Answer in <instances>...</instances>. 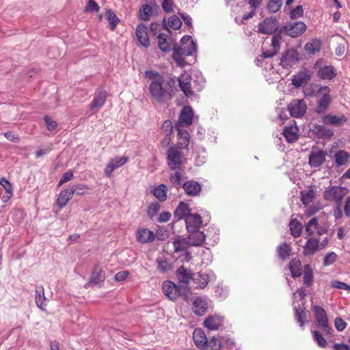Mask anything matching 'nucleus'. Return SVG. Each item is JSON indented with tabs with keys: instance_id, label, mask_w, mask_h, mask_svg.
Returning <instances> with one entry per match:
<instances>
[{
	"instance_id": "60",
	"label": "nucleus",
	"mask_w": 350,
	"mask_h": 350,
	"mask_svg": "<svg viewBox=\"0 0 350 350\" xmlns=\"http://www.w3.org/2000/svg\"><path fill=\"white\" fill-rule=\"evenodd\" d=\"M100 9L99 5L94 0H89L85 6V12H98Z\"/></svg>"
},
{
	"instance_id": "45",
	"label": "nucleus",
	"mask_w": 350,
	"mask_h": 350,
	"mask_svg": "<svg viewBox=\"0 0 350 350\" xmlns=\"http://www.w3.org/2000/svg\"><path fill=\"white\" fill-rule=\"evenodd\" d=\"M313 131L322 137H330L334 134L332 131L326 129L322 125H315Z\"/></svg>"
},
{
	"instance_id": "51",
	"label": "nucleus",
	"mask_w": 350,
	"mask_h": 350,
	"mask_svg": "<svg viewBox=\"0 0 350 350\" xmlns=\"http://www.w3.org/2000/svg\"><path fill=\"white\" fill-rule=\"evenodd\" d=\"M168 26L174 29H179L182 26V21L176 15H173L168 18Z\"/></svg>"
},
{
	"instance_id": "13",
	"label": "nucleus",
	"mask_w": 350,
	"mask_h": 350,
	"mask_svg": "<svg viewBox=\"0 0 350 350\" xmlns=\"http://www.w3.org/2000/svg\"><path fill=\"white\" fill-rule=\"evenodd\" d=\"M322 63V60L319 59L317 61L314 68L317 70L318 76L323 79H332L336 75V70L332 66H321L320 64Z\"/></svg>"
},
{
	"instance_id": "37",
	"label": "nucleus",
	"mask_w": 350,
	"mask_h": 350,
	"mask_svg": "<svg viewBox=\"0 0 350 350\" xmlns=\"http://www.w3.org/2000/svg\"><path fill=\"white\" fill-rule=\"evenodd\" d=\"M289 269L293 278H299L302 274L301 261L296 258L290 261Z\"/></svg>"
},
{
	"instance_id": "59",
	"label": "nucleus",
	"mask_w": 350,
	"mask_h": 350,
	"mask_svg": "<svg viewBox=\"0 0 350 350\" xmlns=\"http://www.w3.org/2000/svg\"><path fill=\"white\" fill-rule=\"evenodd\" d=\"M172 123L170 120H165L161 127L162 133L163 135H171L172 132Z\"/></svg>"
},
{
	"instance_id": "28",
	"label": "nucleus",
	"mask_w": 350,
	"mask_h": 350,
	"mask_svg": "<svg viewBox=\"0 0 350 350\" xmlns=\"http://www.w3.org/2000/svg\"><path fill=\"white\" fill-rule=\"evenodd\" d=\"M178 131V144L176 147L180 149H185L188 147L190 142V135L187 131L183 128H176Z\"/></svg>"
},
{
	"instance_id": "30",
	"label": "nucleus",
	"mask_w": 350,
	"mask_h": 350,
	"mask_svg": "<svg viewBox=\"0 0 350 350\" xmlns=\"http://www.w3.org/2000/svg\"><path fill=\"white\" fill-rule=\"evenodd\" d=\"M192 280L196 285V288H203L208 284L211 280V275L202 272L193 273Z\"/></svg>"
},
{
	"instance_id": "55",
	"label": "nucleus",
	"mask_w": 350,
	"mask_h": 350,
	"mask_svg": "<svg viewBox=\"0 0 350 350\" xmlns=\"http://www.w3.org/2000/svg\"><path fill=\"white\" fill-rule=\"evenodd\" d=\"M312 332L313 338L317 342L318 345L321 347H325L327 345V341L322 334L317 330H314Z\"/></svg>"
},
{
	"instance_id": "14",
	"label": "nucleus",
	"mask_w": 350,
	"mask_h": 350,
	"mask_svg": "<svg viewBox=\"0 0 350 350\" xmlns=\"http://www.w3.org/2000/svg\"><path fill=\"white\" fill-rule=\"evenodd\" d=\"M278 28V22L275 18H269L265 19L258 25V31L264 34H272Z\"/></svg>"
},
{
	"instance_id": "23",
	"label": "nucleus",
	"mask_w": 350,
	"mask_h": 350,
	"mask_svg": "<svg viewBox=\"0 0 350 350\" xmlns=\"http://www.w3.org/2000/svg\"><path fill=\"white\" fill-rule=\"evenodd\" d=\"M224 317L219 315L209 316L204 321V326L210 330H218L223 325Z\"/></svg>"
},
{
	"instance_id": "1",
	"label": "nucleus",
	"mask_w": 350,
	"mask_h": 350,
	"mask_svg": "<svg viewBox=\"0 0 350 350\" xmlns=\"http://www.w3.org/2000/svg\"><path fill=\"white\" fill-rule=\"evenodd\" d=\"M175 81L172 79H165L162 76L153 79L149 85L151 96L159 103H166L172 98Z\"/></svg>"
},
{
	"instance_id": "46",
	"label": "nucleus",
	"mask_w": 350,
	"mask_h": 350,
	"mask_svg": "<svg viewBox=\"0 0 350 350\" xmlns=\"http://www.w3.org/2000/svg\"><path fill=\"white\" fill-rule=\"evenodd\" d=\"M295 317L297 321L299 323L301 327H304V319L306 318V310L305 308L299 306V307H295Z\"/></svg>"
},
{
	"instance_id": "24",
	"label": "nucleus",
	"mask_w": 350,
	"mask_h": 350,
	"mask_svg": "<svg viewBox=\"0 0 350 350\" xmlns=\"http://www.w3.org/2000/svg\"><path fill=\"white\" fill-rule=\"evenodd\" d=\"M187 231H195L198 230L202 225V217L198 214L191 213L185 219Z\"/></svg>"
},
{
	"instance_id": "11",
	"label": "nucleus",
	"mask_w": 350,
	"mask_h": 350,
	"mask_svg": "<svg viewBox=\"0 0 350 350\" xmlns=\"http://www.w3.org/2000/svg\"><path fill=\"white\" fill-rule=\"evenodd\" d=\"M299 60V53L294 49H288L281 57L280 65L288 68L296 64Z\"/></svg>"
},
{
	"instance_id": "32",
	"label": "nucleus",
	"mask_w": 350,
	"mask_h": 350,
	"mask_svg": "<svg viewBox=\"0 0 350 350\" xmlns=\"http://www.w3.org/2000/svg\"><path fill=\"white\" fill-rule=\"evenodd\" d=\"M193 273L191 270L186 269L185 267L181 266L176 270V277L178 281L181 283L187 284L191 280H192Z\"/></svg>"
},
{
	"instance_id": "9",
	"label": "nucleus",
	"mask_w": 350,
	"mask_h": 350,
	"mask_svg": "<svg viewBox=\"0 0 350 350\" xmlns=\"http://www.w3.org/2000/svg\"><path fill=\"white\" fill-rule=\"evenodd\" d=\"M288 109L291 116L299 118L306 111V104L303 99H295L288 104Z\"/></svg>"
},
{
	"instance_id": "20",
	"label": "nucleus",
	"mask_w": 350,
	"mask_h": 350,
	"mask_svg": "<svg viewBox=\"0 0 350 350\" xmlns=\"http://www.w3.org/2000/svg\"><path fill=\"white\" fill-rule=\"evenodd\" d=\"M128 161V157H121L111 159L105 168V174L111 177L112 172L117 168L122 166Z\"/></svg>"
},
{
	"instance_id": "10",
	"label": "nucleus",
	"mask_w": 350,
	"mask_h": 350,
	"mask_svg": "<svg viewBox=\"0 0 350 350\" xmlns=\"http://www.w3.org/2000/svg\"><path fill=\"white\" fill-rule=\"evenodd\" d=\"M162 289L164 295L170 300H176L181 294L180 287L174 282L166 280L163 282Z\"/></svg>"
},
{
	"instance_id": "49",
	"label": "nucleus",
	"mask_w": 350,
	"mask_h": 350,
	"mask_svg": "<svg viewBox=\"0 0 350 350\" xmlns=\"http://www.w3.org/2000/svg\"><path fill=\"white\" fill-rule=\"evenodd\" d=\"M291 251V247L286 243L280 245L278 248V256L283 260L286 258L290 255Z\"/></svg>"
},
{
	"instance_id": "25",
	"label": "nucleus",
	"mask_w": 350,
	"mask_h": 350,
	"mask_svg": "<svg viewBox=\"0 0 350 350\" xmlns=\"http://www.w3.org/2000/svg\"><path fill=\"white\" fill-rule=\"evenodd\" d=\"M148 28L143 24H139L136 28V36L140 44L146 48L150 46V39L148 35Z\"/></svg>"
},
{
	"instance_id": "15",
	"label": "nucleus",
	"mask_w": 350,
	"mask_h": 350,
	"mask_svg": "<svg viewBox=\"0 0 350 350\" xmlns=\"http://www.w3.org/2000/svg\"><path fill=\"white\" fill-rule=\"evenodd\" d=\"M193 118V109L190 106H185L183 108L176 128L188 126L192 124Z\"/></svg>"
},
{
	"instance_id": "21",
	"label": "nucleus",
	"mask_w": 350,
	"mask_h": 350,
	"mask_svg": "<svg viewBox=\"0 0 350 350\" xmlns=\"http://www.w3.org/2000/svg\"><path fill=\"white\" fill-rule=\"evenodd\" d=\"M191 79L190 75L185 72L178 78L180 88L187 97L193 94V92L191 90Z\"/></svg>"
},
{
	"instance_id": "42",
	"label": "nucleus",
	"mask_w": 350,
	"mask_h": 350,
	"mask_svg": "<svg viewBox=\"0 0 350 350\" xmlns=\"http://www.w3.org/2000/svg\"><path fill=\"white\" fill-rule=\"evenodd\" d=\"M321 45V41L316 39L311 42L306 43L304 46V50L308 54L313 55L320 51Z\"/></svg>"
},
{
	"instance_id": "33",
	"label": "nucleus",
	"mask_w": 350,
	"mask_h": 350,
	"mask_svg": "<svg viewBox=\"0 0 350 350\" xmlns=\"http://www.w3.org/2000/svg\"><path fill=\"white\" fill-rule=\"evenodd\" d=\"M193 338L195 345L200 349H203L206 346L207 338L204 332L200 329H196L193 331Z\"/></svg>"
},
{
	"instance_id": "6",
	"label": "nucleus",
	"mask_w": 350,
	"mask_h": 350,
	"mask_svg": "<svg viewBox=\"0 0 350 350\" xmlns=\"http://www.w3.org/2000/svg\"><path fill=\"white\" fill-rule=\"evenodd\" d=\"M312 310L314 314L317 326L323 332L329 334L332 331V327L329 325L328 318L325 310L319 306H313Z\"/></svg>"
},
{
	"instance_id": "58",
	"label": "nucleus",
	"mask_w": 350,
	"mask_h": 350,
	"mask_svg": "<svg viewBox=\"0 0 350 350\" xmlns=\"http://www.w3.org/2000/svg\"><path fill=\"white\" fill-rule=\"evenodd\" d=\"M88 187L85 185H77L72 187L70 190L72 195H83V193H85Z\"/></svg>"
},
{
	"instance_id": "7",
	"label": "nucleus",
	"mask_w": 350,
	"mask_h": 350,
	"mask_svg": "<svg viewBox=\"0 0 350 350\" xmlns=\"http://www.w3.org/2000/svg\"><path fill=\"white\" fill-rule=\"evenodd\" d=\"M327 152L325 150L312 148L308 157V163L311 167H318L325 161Z\"/></svg>"
},
{
	"instance_id": "43",
	"label": "nucleus",
	"mask_w": 350,
	"mask_h": 350,
	"mask_svg": "<svg viewBox=\"0 0 350 350\" xmlns=\"http://www.w3.org/2000/svg\"><path fill=\"white\" fill-rule=\"evenodd\" d=\"M318 224L317 218L313 217L305 225V232L307 234V237H312L314 231L318 228Z\"/></svg>"
},
{
	"instance_id": "34",
	"label": "nucleus",
	"mask_w": 350,
	"mask_h": 350,
	"mask_svg": "<svg viewBox=\"0 0 350 350\" xmlns=\"http://www.w3.org/2000/svg\"><path fill=\"white\" fill-rule=\"evenodd\" d=\"M192 310L196 314L203 315L207 310L206 301L201 297L196 298L193 303Z\"/></svg>"
},
{
	"instance_id": "16",
	"label": "nucleus",
	"mask_w": 350,
	"mask_h": 350,
	"mask_svg": "<svg viewBox=\"0 0 350 350\" xmlns=\"http://www.w3.org/2000/svg\"><path fill=\"white\" fill-rule=\"evenodd\" d=\"M105 280V273L102 268L96 265L94 267L93 271L90 277V280L86 286H94L100 284Z\"/></svg>"
},
{
	"instance_id": "56",
	"label": "nucleus",
	"mask_w": 350,
	"mask_h": 350,
	"mask_svg": "<svg viewBox=\"0 0 350 350\" xmlns=\"http://www.w3.org/2000/svg\"><path fill=\"white\" fill-rule=\"evenodd\" d=\"M160 208L161 205L158 202H154L150 204L147 210V214L148 217L152 218L154 215L157 214Z\"/></svg>"
},
{
	"instance_id": "40",
	"label": "nucleus",
	"mask_w": 350,
	"mask_h": 350,
	"mask_svg": "<svg viewBox=\"0 0 350 350\" xmlns=\"http://www.w3.org/2000/svg\"><path fill=\"white\" fill-rule=\"evenodd\" d=\"M35 300L37 306L42 310H44L46 307V297L44 296V288L42 286L38 287L36 289Z\"/></svg>"
},
{
	"instance_id": "31",
	"label": "nucleus",
	"mask_w": 350,
	"mask_h": 350,
	"mask_svg": "<svg viewBox=\"0 0 350 350\" xmlns=\"http://www.w3.org/2000/svg\"><path fill=\"white\" fill-rule=\"evenodd\" d=\"M280 40L281 37L278 35H275L272 37L271 40V46L272 49L271 51H264L262 54V56L264 58H269L273 57L275 55H276L280 48Z\"/></svg>"
},
{
	"instance_id": "38",
	"label": "nucleus",
	"mask_w": 350,
	"mask_h": 350,
	"mask_svg": "<svg viewBox=\"0 0 350 350\" xmlns=\"http://www.w3.org/2000/svg\"><path fill=\"white\" fill-rule=\"evenodd\" d=\"M350 158V154L345 150L338 151L334 155L335 163L337 167L347 164Z\"/></svg>"
},
{
	"instance_id": "12",
	"label": "nucleus",
	"mask_w": 350,
	"mask_h": 350,
	"mask_svg": "<svg viewBox=\"0 0 350 350\" xmlns=\"http://www.w3.org/2000/svg\"><path fill=\"white\" fill-rule=\"evenodd\" d=\"M171 31L167 29V33H159L157 36L158 46L164 52H169L174 46V40L170 36Z\"/></svg>"
},
{
	"instance_id": "4",
	"label": "nucleus",
	"mask_w": 350,
	"mask_h": 350,
	"mask_svg": "<svg viewBox=\"0 0 350 350\" xmlns=\"http://www.w3.org/2000/svg\"><path fill=\"white\" fill-rule=\"evenodd\" d=\"M315 88L317 89V96L320 97L317 111L319 113H323L327 109L332 101V97L329 94L330 89L327 86L319 87L317 85H315Z\"/></svg>"
},
{
	"instance_id": "64",
	"label": "nucleus",
	"mask_w": 350,
	"mask_h": 350,
	"mask_svg": "<svg viewBox=\"0 0 350 350\" xmlns=\"http://www.w3.org/2000/svg\"><path fill=\"white\" fill-rule=\"evenodd\" d=\"M206 159V153L204 149H202V152L200 154H198L195 158V162L197 165H201L205 163Z\"/></svg>"
},
{
	"instance_id": "63",
	"label": "nucleus",
	"mask_w": 350,
	"mask_h": 350,
	"mask_svg": "<svg viewBox=\"0 0 350 350\" xmlns=\"http://www.w3.org/2000/svg\"><path fill=\"white\" fill-rule=\"evenodd\" d=\"M44 120L46 125L47 129L49 131H54L57 127V123L54 120H53L49 116H46L44 117Z\"/></svg>"
},
{
	"instance_id": "47",
	"label": "nucleus",
	"mask_w": 350,
	"mask_h": 350,
	"mask_svg": "<svg viewBox=\"0 0 350 350\" xmlns=\"http://www.w3.org/2000/svg\"><path fill=\"white\" fill-rule=\"evenodd\" d=\"M140 17L143 21L149 20L152 14V8L150 5H142L139 8Z\"/></svg>"
},
{
	"instance_id": "26",
	"label": "nucleus",
	"mask_w": 350,
	"mask_h": 350,
	"mask_svg": "<svg viewBox=\"0 0 350 350\" xmlns=\"http://www.w3.org/2000/svg\"><path fill=\"white\" fill-rule=\"evenodd\" d=\"M154 237V232L147 228H140L136 232L137 241L143 244L152 242Z\"/></svg>"
},
{
	"instance_id": "53",
	"label": "nucleus",
	"mask_w": 350,
	"mask_h": 350,
	"mask_svg": "<svg viewBox=\"0 0 350 350\" xmlns=\"http://www.w3.org/2000/svg\"><path fill=\"white\" fill-rule=\"evenodd\" d=\"M183 177V172L180 171H175L170 176V180L171 183L174 185H180L181 180Z\"/></svg>"
},
{
	"instance_id": "17",
	"label": "nucleus",
	"mask_w": 350,
	"mask_h": 350,
	"mask_svg": "<svg viewBox=\"0 0 350 350\" xmlns=\"http://www.w3.org/2000/svg\"><path fill=\"white\" fill-rule=\"evenodd\" d=\"M311 72L308 70H301L293 75L292 84L297 88L306 85L311 79Z\"/></svg>"
},
{
	"instance_id": "5",
	"label": "nucleus",
	"mask_w": 350,
	"mask_h": 350,
	"mask_svg": "<svg viewBox=\"0 0 350 350\" xmlns=\"http://www.w3.org/2000/svg\"><path fill=\"white\" fill-rule=\"evenodd\" d=\"M348 193V189L346 187L340 186L329 187L323 192L325 200L328 201H333L339 204L342 199Z\"/></svg>"
},
{
	"instance_id": "2",
	"label": "nucleus",
	"mask_w": 350,
	"mask_h": 350,
	"mask_svg": "<svg viewBox=\"0 0 350 350\" xmlns=\"http://www.w3.org/2000/svg\"><path fill=\"white\" fill-rule=\"evenodd\" d=\"M196 53V44L190 36H185L180 40L178 48H174L173 58L177 66L184 67L187 63L185 60L186 56H193Z\"/></svg>"
},
{
	"instance_id": "50",
	"label": "nucleus",
	"mask_w": 350,
	"mask_h": 350,
	"mask_svg": "<svg viewBox=\"0 0 350 350\" xmlns=\"http://www.w3.org/2000/svg\"><path fill=\"white\" fill-rule=\"evenodd\" d=\"M314 197V192L312 189L301 192V201L303 204L305 205H308V204L312 202Z\"/></svg>"
},
{
	"instance_id": "57",
	"label": "nucleus",
	"mask_w": 350,
	"mask_h": 350,
	"mask_svg": "<svg viewBox=\"0 0 350 350\" xmlns=\"http://www.w3.org/2000/svg\"><path fill=\"white\" fill-rule=\"evenodd\" d=\"M337 256L335 252H329L325 255L323 260L324 266H329L332 265L336 260Z\"/></svg>"
},
{
	"instance_id": "52",
	"label": "nucleus",
	"mask_w": 350,
	"mask_h": 350,
	"mask_svg": "<svg viewBox=\"0 0 350 350\" xmlns=\"http://www.w3.org/2000/svg\"><path fill=\"white\" fill-rule=\"evenodd\" d=\"M282 3V0H270L267 5V9L270 12L275 13L280 10Z\"/></svg>"
},
{
	"instance_id": "36",
	"label": "nucleus",
	"mask_w": 350,
	"mask_h": 350,
	"mask_svg": "<svg viewBox=\"0 0 350 350\" xmlns=\"http://www.w3.org/2000/svg\"><path fill=\"white\" fill-rule=\"evenodd\" d=\"M297 131L296 126H290L285 127L282 133L288 142H294L298 139Z\"/></svg>"
},
{
	"instance_id": "48",
	"label": "nucleus",
	"mask_w": 350,
	"mask_h": 350,
	"mask_svg": "<svg viewBox=\"0 0 350 350\" xmlns=\"http://www.w3.org/2000/svg\"><path fill=\"white\" fill-rule=\"evenodd\" d=\"M166 186L164 185H159L154 191V196L160 201H165L166 200Z\"/></svg>"
},
{
	"instance_id": "41",
	"label": "nucleus",
	"mask_w": 350,
	"mask_h": 350,
	"mask_svg": "<svg viewBox=\"0 0 350 350\" xmlns=\"http://www.w3.org/2000/svg\"><path fill=\"white\" fill-rule=\"evenodd\" d=\"M291 234L295 238L299 237L302 231V225L296 219H291L289 224Z\"/></svg>"
},
{
	"instance_id": "3",
	"label": "nucleus",
	"mask_w": 350,
	"mask_h": 350,
	"mask_svg": "<svg viewBox=\"0 0 350 350\" xmlns=\"http://www.w3.org/2000/svg\"><path fill=\"white\" fill-rule=\"evenodd\" d=\"M185 161L181 149L175 145L171 146L167 150V163L172 170H178Z\"/></svg>"
},
{
	"instance_id": "62",
	"label": "nucleus",
	"mask_w": 350,
	"mask_h": 350,
	"mask_svg": "<svg viewBox=\"0 0 350 350\" xmlns=\"http://www.w3.org/2000/svg\"><path fill=\"white\" fill-rule=\"evenodd\" d=\"M332 286L338 288V289H343L350 291V286H349L347 284L344 283L342 282H340L338 280H332L331 282Z\"/></svg>"
},
{
	"instance_id": "35",
	"label": "nucleus",
	"mask_w": 350,
	"mask_h": 350,
	"mask_svg": "<svg viewBox=\"0 0 350 350\" xmlns=\"http://www.w3.org/2000/svg\"><path fill=\"white\" fill-rule=\"evenodd\" d=\"M190 214V209L189 208L188 204L184 202H181L174 211V217L178 220L183 218L185 219L187 216Z\"/></svg>"
},
{
	"instance_id": "18",
	"label": "nucleus",
	"mask_w": 350,
	"mask_h": 350,
	"mask_svg": "<svg viewBox=\"0 0 350 350\" xmlns=\"http://www.w3.org/2000/svg\"><path fill=\"white\" fill-rule=\"evenodd\" d=\"M189 232L190 234L185 239V244L191 246H199L204 242L206 236L203 232L198 230Z\"/></svg>"
},
{
	"instance_id": "39",
	"label": "nucleus",
	"mask_w": 350,
	"mask_h": 350,
	"mask_svg": "<svg viewBox=\"0 0 350 350\" xmlns=\"http://www.w3.org/2000/svg\"><path fill=\"white\" fill-rule=\"evenodd\" d=\"M72 194L70 189L63 190L59 195L57 200V204L60 208H64L67 202L72 198Z\"/></svg>"
},
{
	"instance_id": "27",
	"label": "nucleus",
	"mask_w": 350,
	"mask_h": 350,
	"mask_svg": "<svg viewBox=\"0 0 350 350\" xmlns=\"http://www.w3.org/2000/svg\"><path fill=\"white\" fill-rule=\"evenodd\" d=\"M107 93L105 90L96 92L94 98L90 105L91 110L99 109L105 103Z\"/></svg>"
},
{
	"instance_id": "8",
	"label": "nucleus",
	"mask_w": 350,
	"mask_h": 350,
	"mask_svg": "<svg viewBox=\"0 0 350 350\" xmlns=\"http://www.w3.org/2000/svg\"><path fill=\"white\" fill-rule=\"evenodd\" d=\"M282 29L286 35L292 38H296L305 32L306 25L301 21L293 22L285 25Z\"/></svg>"
},
{
	"instance_id": "54",
	"label": "nucleus",
	"mask_w": 350,
	"mask_h": 350,
	"mask_svg": "<svg viewBox=\"0 0 350 350\" xmlns=\"http://www.w3.org/2000/svg\"><path fill=\"white\" fill-rule=\"evenodd\" d=\"M106 15H107V18L109 21L110 27L112 30H113L119 20H118V17L116 16V14L110 10L107 11Z\"/></svg>"
},
{
	"instance_id": "61",
	"label": "nucleus",
	"mask_w": 350,
	"mask_h": 350,
	"mask_svg": "<svg viewBox=\"0 0 350 350\" xmlns=\"http://www.w3.org/2000/svg\"><path fill=\"white\" fill-rule=\"evenodd\" d=\"M72 177H73V172L72 170H68L66 172L64 173L61 179L59 181L58 187H60L64 183L69 181Z\"/></svg>"
},
{
	"instance_id": "29",
	"label": "nucleus",
	"mask_w": 350,
	"mask_h": 350,
	"mask_svg": "<svg viewBox=\"0 0 350 350\" xmlns=\"http://www.w3.org/2000/svg\"><path fill=\"white\" fill-rule=\"evenodd\" d=\"M347 118L344 115L338 116L327 114L323 118V122L325 124H331L335 126H342L344 123L347 122Z\"/></svg>"
},
{
	"instance_id": "19",
	"label": "nucleus",
	"mask_w": 350,
	"mask_h": 350,
	"mask_svg": "<svg viewBox=\"0 0 350 350\" xmlns=\"http://www.w3.org/2000/svg\"><path fill=\"white\" fill-rule=\"evenodd\" d=\"M319 250V239L314 237H310L303 246L302 253L305 256H311Z\"/></svg>"
},
{
	"instance_id": "22",
	"label": "nucleus",
	"mask_w": 350,
	"mask_h": 350,
	"mask_svg": "<svg viewBox=\"0 0 350 350\" xmlns=\"http://www.w3.org/2000/svg\"><path fill=\"white\" fill-rule=\"evenodd\" d=\"M183 188L187 196H197L202 190V187L197 181L190 180L183 185Z\"/></svg>"
},
{
	"instance_id": "44",
	"label": "nucleus",
	"mask_w": 350,
	"mask_h": 350,
	"mask_svg": "<svg viewBox=\"0 0 350 350\" xmlns=\"http://www.w3.org/2000/svg\"><path fill=\"white\" fill-rule=\"evenodd\" d=\"M313 282V272L310 265L304 267V283L306 286H310Z\"/></svg>"
}]
</instances>
